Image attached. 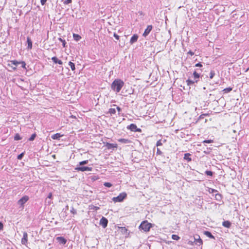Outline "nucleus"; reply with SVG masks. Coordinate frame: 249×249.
Listing matches in <instances>:
<instances>
[{
  "label": "nucleus",
  "mask_w": 249,
  "mask_h": 249,
  "mask_svg": "<svg viewBox=\"0 0 249 249\" xmlns=\"http://www.w3.org/2000/svg\"><path fill=\"white\" fill-rule=\"evenodd\" d=\"M124 82L120 79H116L113 81L111 84V87L113 90L116 92H119L124 86Z\"/></svg>",
  "instance_id": "1"
},
{
  "label": "nucleus",
  "mask_w": 249,
  "mask_h": 249,
  "mask_svg": "<svg viewBox=\"0 0 249 249\" xmlns=\"http://www.w3.org/2000/svg\"><path fill=\"white\" fill-rule=\"evenodd\" d=\"M151 227V223L148 222L147 221H143L139 226V229L141 231L142 230L145 232H147L149 231Z\"/></svg>",
  "instance_id": "2"
},
{
  "label": "nucleus",
  "mask_w": 249,
  "mask_h": 249,
  "mask_svg": "<svg viewBox=\"0 0 249 249\" xmlns=\"http://www.w3.org/2000/svg\"><path fill=\"white\" fill-rule=\"evenodd\" d=\"M127 196V194L125 192H123L120 193L119 196L116 197H113L112 198V201L116 202H122Z\"/></svg>",
  "instance_id": "3"
},
{
  "label": "nucleus",
  "mask_w": 249,
  "mask_h": 249,
  "mask_svg": "<svg viewBox=\"0 0 249 249\" xmlns=\"http://www.w3.org/2000/svg\"><path fill=\"white\" fill-rule=\"evenodd\" d=\"M193 76H194V79H195V80L193 81L190 79L187 80L186 83H187V85L190 86V85L194 84L195 82L197 83L198 82V79L200 77V74L199 73H198L197 72H196V71H195L193 72Z\"/></svg>",
  "instance_id": "4"
},
{
  "label": "nucleus",
  "mask_w": 249,
  "mask_h": 249,
  "mask_svg": "<svg viewBox=\"0 0 249 249\" xmlns=\"http://www.w3.org/2000/svg\"><path fill=\"white\" fill-rule=\"evenodd\" d=\"M127 128L134 132H141V129L138 128L135 124H131L127 127Z\"/></svg>",
  "instance_id": "5"
},
{
  "label": "nucleus",
  "mask_w": 249,
  "mask_h": 249,
  "mask_svg": "<svg viewBox=\"0 0 249 249\" xmlns=\"http://www.w3.org/2000/svg\"><path fill=\"white\" fill-rule=\"evenodd\" d=\"M29 200V197L27 196H23L21 199L18 201V204L20 205L21 208H22L24 204L27 202Z\"/></svg>",
  "instance_id": "6"
},
{
  "label": "nucleus",
  "mask_w": 249,
  "mask_h": 249,
  "mask_svg": "<svg viewBox=\"0 0 249 249\" xmlns=\"http://www.w3.org/2000/svg\"><path fill=\"white\" fill-rule=\"evenodd\" d=\"M75 170L77 171H91L92 168L91 167H89L87 166H82V167H77L75 168Z\"/></svg>",
  "instance_id": "7"
},
{
  "label": "nucleus",
  "mask_w": 249,
  "mask_h": 249,
  "mask_svg": "<svg viewBox=\"0 0 249 249\" xmlns=\"http://www.w3.org/2000/svg\"><path fill=\"white\" fill-rule=\"evenodd\" d=\"M22 245L26 246L28 243V234L26 232L23 233V237L21 240Z\"/></svg>",
  "instance_id": "8"
},
{
  "label": "nucleus",
  "mask_w": 249,
  "mask_h": 249,
  "mask_svg": "<svg viewBox=\"0 0 249 249\" xmlns=\"http://www.w3.org/2000/svg\"><path fill=\"white\" fill-rule=\"evenodd\" d=\"M195 241L194 242L196 245L200 246L202 244L203 242L202 239L200 238V236L198 235H196L194 237Z\"/></svg>",
  "instance_id": "9"
},
{
  "label": "nucleus",
  "mask_w": 249,
  "mask_h": 249,
  "mask_svg": "<svg viewBox=\"0 0 249 249\" xmlns=\"http://www.w3.org/2000/svg\"><path fill=\"white\" fill-rule=\"evenodd\" d=\"M56 240L59 242L60 244L65 245L67 243V240L62 236H58L56 238Z\"/></svg>",
  "instance_id": "10"
},
{
  "label": "nucleus",
  "mask_w": 249,
  "mask_h": 249,
  "mask_svg": "<svg viewBox=\"0 0 249 249\" xmlns=\"http://www.w3.org/2000/svg\"><path fill=\"white\" fill-rule=\"evenodd\" d=\"M108 224L107 219H100L99 224L101 225L103 228L107 227Z\"/></svg>",
  "instance_id": "11"
},
{
  "label": "nucleus",
  "mask_w": 249,
  "mask_h": 249,
  "mask_svg": "<svg viewBox=\"0 0 249 249\" xmlns=\"http://www.w3.org/2000/svg\"><path fill=\"white\" fill-rule=\"evenodd\" d=\"M26 65V64L24 61H21V62H17V66H18L20 68H23L24 69V71H27Z\"/></svg>",
  "instance_id": "12"
},
{
  "label": "nucleus",
  "mask_w": 249,
  "mask_h": 249,
  "mask_svg": "<svg viewBox=\"0 0 249 249\" xmlns=\"http://www.w3.org/2000/svg\"><path fill=\"white\" fill-rule=\"evenodd\" d=\"M152 29V25L147 26L146 29L145 30L143 34V36H146L149 34V33L151 32Z\"/></svg>",
  "instance_id": "13"
},
{
  "label": "nucleus",
  "mask_w": 249,
  "mask_h": 249,
  "mask_svg": "<svg viewBox=\"0 0 249 249\" xmlns=\"http://www.w3.org/2000/svg\"><path fill=\"white\" fill-rule=\"evenodd\" d=\"M106 146L108 149L116 148L118 146L116 143H110L108 142H107Z\"/></svg>",
  "instance_id": "14"
},
{
  "label": "nucleus",
  "mask_w": 249,
  "mask_h": 249,
  "mask_svg": "<svg viewBox=\"0 0 249 249\" xmlns=\"http://www.w3.org/2000/svg\"><path fill=\"white\" fill-rule=\"evenodd\" d=\"M138 37H139V36L137 34L133 35L130 40V44H132L134 43L137 42L138 40Z\"/></svg>",
  "instance_id": "15"
},
{
  "label": "nucleus",
  "mask_w": 249,
  "mask_h": 249,
  "mask_svg": "<svg viewBox=\"0 0 249 249\" xmlns=\"http://www.w3.org/2000/svg\"><path fill=\"white\" fill-rule=\"evenodd\" d=\"M11 63H9L8 64V69L9 71H12V70H15L16 67H13L11 66L12 64L14 65L15 66H16V61H10Z\"/></svg>",
  "instance_id": "16"
},
{
  "label": "nucleus",
  "mask_w": 249,
  "mask_h": 249,
  "mask_svg": "<svg viewBox=\"0 0 249 249\" xmlns=\"http://www.w3.org/2000/svg\"><path fill=\"white\" fill-rule=\"evenodd\" d=\"M52 60L55 64L58 63L59 65L63 64L62 61L61 60H59L56 56L53 57Z\"/></svg>",
  "instance_id": "17"
},
{
  "label": "nucleus",
  "mask_w": 249,
  "mask_h": 249,
  "mask_svg": "<svg viewBox=\"0 0 249 249\" xmlns=\"http://www.w3.org/2000/svg\"><path fill=\"white\" fill-rule=\"evenodd\" d=\"M27 42L28 44L27 48L29 50H31L32 48V41L29 37H27Z\"/></svg>",
  "instance_id": "18"
},
{
  "label": "nucleus",
  "mask_w": 249,
  "mask_h": 249,
  "mask_svg": "<svg viewBox=\"0 0 249 249\" xmlns=\"http://www.w3.org/2000/svg\"><path fill=\"white\" fill-rule=\"evenodd\" d=\"M203 233L204 235H206L208 237H209L211 239H215V237L212 234V233L209 231H204L203 232Z\"/></svg>",
  "instance_id": "19"
},
{
  "label": "nucleus",
  "mask_w": 249,
  "mask_h": 249,
  "mask_svg": "<svg viewBox=\"0 0 249 249\" xmlns=\"http://www.w3.org/2000/svg\"><path fill=\"white\" fill-rule=\"evenodd\" d=\"M63 135H61L60 133H56L52 136V138L53 140H58L61 137H62Z\"/></svg>",
  "instance_id": "20"
},
{
  "label": "nucleus",
  "mask_w": 249,
  "mask_h": 249,
  "mask_svg": "<svg viewBox=\"0 0 249 249\" xmlns=\"http://www.w3.org/2000/svg\"><path fill=\"white\" fill-rule=\"evenodd\" d=\"M222 225L224 227L229 228L231 226V223L229 221H224L222 222Z\"/></svg>",
  "instance_id": "21"
},
{
  "label": "nucleus",
  "mask_w": 249,
  "mask_h": 249,
  "mask_svg": "<svg viewBox=\"0 0 249 249\" xmlns=\"http://www.w3.org/2000/svg\"><path fill=\"white\" fill-rule=\"evenodd\" d=\"M119 229H120L121 232L123 234L126 236L128 234L127 232V230L125 227H119Z\"/></svg>",
  "instance_id": "22"
},
{
  "label": "nucleus",
  "mask_w": 249,
  "mask_h": 249,
  "mask_svg": "<svg viewBox=\"0 0 249 249\" xmlns=\"http://www.w3.org/2000/svg\"><path fill=\"white\" fill-rule=\"evenodd\" d=\"M118 141L120 142L124 143H130L131 142L128 139H123V138L119 139Z\"/></svg>",
  "instance_id": "23"
},
{
  "label": "nucleus",
  "mask_w": 249,
  "mask_h": 249,
  "mask_svg": "<svg viewBox=\"0 0 249 249\" xmlns=\"http://www.w3.org/2000/svg\"><path fill=\"white\" fill-rule=\"evenodd\" d=\"M73 37L76 41H79L81 38V36L80 35L76 34H73Z\"/></svg>",
  "instance_id": "24"
},
{
  "label": "nucleus",
  "mask_w": 249,
  "mask_h": 249,
  "mask_svg": "<svg viewBox=\"0 0 249 249\" xmlns=\"http://www.w3.org/2000/svg\"><path fill=\"white\" fill-rule=\"evenodd\" d=\"M232 88L229 87V88H227L224 89L222 90V92H223L224 94L228 93L229 92H230L232 90Z\"/></svg>",
  "instance_id": "25"
},
{
  "label": "nucleus",
  "mask_w": 249,
  "mask_h": 249,
  "mask_svg": "<svg viewBox=\"0 0 249 249\" xmlns=\"http://www.w3.org/2000/svg\"><path fill=\"white\" fill-rule=\"evenodd\" d=\"M190 155H191L189 153H186V154H184V159L188 161H191L192 159L190 157Z\"/></svg>",
  "instance_id": "26"
},
{
  "label": "nucleus",
  "mask_w": 249,
  "mask_h": 249,
  "mask_svg": "<svg viewBox=\"0 0 249 249\" xmlns=\"http://www.w3.org/2000/svg\"><path fill=\"white\" fill-rule=\"evenodd\" d=\"M69 65L70 66L71 69L72 71H75V64L73 62L70 61L69 63Z\"/></svg>",
  "instance_id": "27"
},
{
  "label": "nucleus",
  "mask_w": 249,
  "mask_h": 249,
  "mask_svg": "<svg viewBox=\"0 0 249 249\" xmlns=\"http://www.w3.org/2000/svg\"><path fill=\"white\" fill-rule=\"evenodd\" d=\"M108 113L110 115L114 114L116 113V109L115 108H111L108 110Z\"/></svg>",
  "instance_id": "28"
},
{
  "label": "nucleus",
  "mask_w": 249,
  "mask_h": 249,
  "mask_svg": "<svg viewBox=\"0 0 249 249\" xmlns=\"http://www.w3.org/2000/svg\"><path fill=\"white\" fill-rule=\"evenodd\" d=\"M172 238L173 240H178L180 239V237L178 235L173 234L172 235Z\"/></svg>",
  "instance_id": "29"
},
{
  "label": "nucleus",
  "mask_w": 249,
  "mask_h": 249,
  "mask_svg": "<svg viewBox=\"0 0 249 249\" xmlns=\"http://www.w3.org/2000/svg\"><path fill=\"white\" fill-rule=\"evenodd\" d=\"M58 40L59 41H60L61 42V43H62V45H63V47H65L66 44V41L65 40L62 39L60 37L58 38Z\"/></svg>",
  "instance_id": "30"
},
{
  "label": "nucleus",
  "mask_w": 249,
  "mask_h": 249,
  "mask_svg": "<svg viewBox=\"0 0 249 249\" xmlns=\"http://www.w3.org/2000/svg\"><path fill=\"white\" fill-rule=\"evenodd\" d=\"M208 191L210 194H212V193H213L217 192V191L216 190L212 189V188H208Z\"/></svg>",
  "instance_id": "31"
},
{
  "label": "nucleus",
  "mask_w": 249,
  "mask_h": 249,
  "mask_svg": "<svg viewBox=\"0 0 249 249\" xmlns=\"http://www.w3.org/2000/svg\"><path fill=\"white\" fill-rule=\"evenodd\" d=\"M36 135V133H34L32 135L31 137L29 139V141H33L35 140Z\"/></svg>",
  "instance_id": "32"
},
{
  "label": "nucleus",
  "mask_w": 249,
  "mask_h": 249,
  "mask_svg": "<svg viewBox=\"0 0 249 249\" xmlns=\"http://www.w3.org/2000/svg\"><path fill=\"white\" fill-rule=\"evenodd\" d=\"M215 75V72L213 71H211L210 73V78L213 79Z\"/></svg>",
  "instance_id": "33"
},
{
  "label": "nucleus",
  "mask_w": 249,
  "mask_h": 249,
  "mask_svg": "<svg viewBox=\"0 0 249 249\" xmlns=\"http://www.w3.org/2000/svg\"><path fill=\"white\" fill-rule=\"evenodd\" d=\"M104 185L108 188L111 187L112 186V184L110 182H105L104 183Z\"/></svg>",
  "instance_id": "34"
},
{
  "label": "nucleus",
  "mask_w": 249,
  "mask_h": 249,
  "mask_svg": "<svg viewBox=\"0 0 249 249\" xmlns=\"http://www.w3.org/2000/svg\"><path fill=\"white\" fill-rule=\"evenodd\" d=\"M88 163V160H85L80 161L79 162V165H84V164H87Z\"/></svg>",
  "instance_id": "35"
},
{
  "label": "nucleus",
  "mask_w": 249,
  "mask_h": 249,
  "mask_svg": "<svg viewBox=\"0 0 249 249\" xmlns=\"http://www.w3.org/2000/svg\"><path fill=\"white\" fill-rule=\"evenodd\" d=\"M205 174L208 175V176H212L213 175V172H212L211 171H206L205 172Z\"/></svg>",
  "instance_id": "36"
},
{
  "label": "nucleus",
  "mask_w": 249,
  "mask_h": 249,
  "mask_svg": "<svg viewBox=\"0 0 249 249\" xmlns=\"http://www.w3.org/2000/svg\"><path fill=\"white\" fill-rule=\"evenodd\" d=\"M213 142V140H204L203 142H204V143H212V142Z\"/></svg>",
  "instance_id": "37"
},
{
  "label": "nucleus",
  "mask_w": 249,
  "mask_h": 249,
  "mask_svg": "<svg viewBox=\"0 0 249 249\" xmlns=\"http://www.w3.org/2000/svg\"><path fill=\"white\" fill-rule=\"evenodd\" d=\"M162 145V143L161 142V141L160 140H159L157 142V143H156V145L157 146H161Z\"/></svg>",
  "instance_id": "38"
},
{
  "label": "nucleus",
  "mask_w": 249,
  "mask_h": 249,
  "mask_svg": "<svg viewBox=\"0 0 249 249\" xmlns=\"http://www.w3.org/2000/svg\"><path fill=\"white\" fill-rule=\"evenodd\" d=\"M71 2H72V0H65L64 1V4H68L69 3H71Z\"/></svg>",
  "instance_id": "39"
},
{
  "label": "nucleus",
  "mask_w": 249,
  "mask_h": 249,
  "mask_svg": "<svg viewBox=\"0 0 249 249\" xmlns=\"http://www.w3.org/2000/svg\"><path fill=\"white\" fill-rule=\"evenodd\" d=\"M24 152H22V153H21L20 154L18 155V159H19V160L21 159L22 157H23V156L24 155Z\"/></svg>",
  "instance_id": "40"
},
{
  "label": "nucleus",
  "mask_w": 249,
  "mask_h": 249,
  "mask_svg": "<svg viewBox=\"0 0 249 249\" xmlns=\"http://www.w3.org/2000/svg\"><path fill=\"white\" fill-rule=\"evenodd\" d=\"M113 36H114V37H115L117 40H119V38H120L119 36L118 35H117L116 33H114Z\"/></svg>",
  "instance_id": "41"
},
{
  "label": "nucleus",
  "mask_w": 249,
  "mask_h": 249,
  "mask_svg": "<svg viewBox=\"0 0 249 249\" xmlns=\"http://www.w3.org/2000/svg\"><path fill=\"white\" fill-rule=\"evenodd\" d=\"M47 0H40V3L42 5H45Z\"/></svg>",
  "instance_id": "42"
},
{
  "label": "nucleus",
  "mask_w": 249,
  "mask_h": 249,
  "mask_svg": "<svg viewBox=\"0 0 249 249\" xmlns=\"http://www.w3.org/2000/svg\"><path fill=\"white\" fill-rule=\"evenodd\" d=\"M195 67H202V65L201 64V63H198L197 64H196L195 65Z\"/></svg>",
  "instance_id": "43"
},
{
  "label": "nucleus",
  "mask_w": 249,
  "mask_h": 249,
  "mask_svg": "<svg viewBox=\"0 0 249 249\" xmlns=\"http://www.w3.org/2000/svg\"><path fill=\"white\" fill-rule=\"evenodd\" d=\"M188 54H190V55L192 56L194 54V53L192 51H189L188 53Z\"/></svg>",
  "instance_id": "44"
},
{
  "label": "nucleus",
  "mask_w": 249,
  "mask_h": 249,
  "mask_svg": "<svg viewBox=\"0 0 249 249\" xmlns=\"http://www.w3.org/2000/svg\"><path fill=\"white\" fill-rule=\"evenodd\" d=\"M3 224L0 222V230H2L3 229Z\"/></svg>",
  "instance_id": "45"
},
{
  "label": "nucleus",
  "mask_w": 249,
  "mask_h": 249,
  "mask_svg": "<svg viewBox=\"0 0 249 249\" xmlns=\"http://www.w3.org/2000/svg\"><path fill=\"white\" fill-rule=\"evenodd\" d=\"M52 193H50L49 194L48 196V198H50V199H51V198H52Z\"/></svg>",
  "instance_id": "46"
},
{
  "label": "nucleus",
  "mask_w": 249,
  "mask_h": 249,
  "mask_svg": "<svg viewBox=\"0 0 249 249\" xmlns=\"http://www.w3.org/2000/svg\"><path fill=\"white\" fill-rule=\"evenodd\" d=\"M21 138L20 137L19 135L17 134V140H20Z\"/></svg>",
  "instance_id": "47"
},
{
  "label": "nucleus",
  "mask_w": 249,
  "mask_h": 249,
  "mask_svg": "<svg viewBox=\"0 0 249 249\" xmlns=\"http://www.w3.org/2000/svg\"><path fill=\"white\" fill-rule=\"evenodd\" d=\"M117 111H118V112L119 113L120 112L121 110V108L119 107H117Z\"/></svg>",
  "instance_id": "48"
},
{
  "label": "nucleus",
  "mask_w": 249,
  "mask_h": 249,
  "mask_svg": "<svg viewBox=\"0 0 249 249\" xmlns=\"http://www.w3.org/2000/svg\"><path fill=\"white\" fill-rule=\"evenodd\" d=\"M157 154H161V152L160 150V149H158H158H157Z\"/></svg>",
  "instance_id": "49"
}]
</instances>
